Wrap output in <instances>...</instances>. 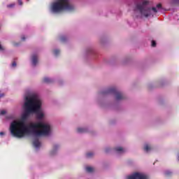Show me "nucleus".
I'll use <instances>...</instances> for the list:
<instances>
[{
    "label": "nucleus",
    "instance_id": "nucleus-13",
    "mask_svg": "<svg viewBox=\"0 0 179 179\" xmlns=\"http://www.w3.org/2000/svg\"><path fill=\"white\" fill-rule=\"evenodd\" d=\"M93 156H94V153L92 152H87L86 154V157H87V159H90V158L93 157Z\"/></svg>",
    "mask_w": 179,
    "mask_h": 179
},
{
    "label": "nucleus",
    "instance_id": "nucleus-12",
    "mask_svg": "<svg viewBox=\"0 0 179 179\" xmlns=\"http://www.w3.org/2000/svg\"><path fill=\"white\" fill-rule=\"evenodd\" d=\"M85 170L87 173H93V171H94V169L92 166H87Z\"/></svg>",
    "mask_w": 179,
    "mask_h": 179
},
{
    "label": "nucleus",
    "instance_id": "nucleus-3",
    "mask_svg": "<svg viewBox=\"0 0 179 179\" xmlns=\"http://www.w3.org/2000/svg\"><path fill=\"white\" fill-rule=\"evenodd\" d=\"M52 13H61V12H72L75 10V6L71 3V0H55L50 7Z\"/></svg>",
    "mask_w": 179,
    "mask_h": 179
},
{
    "label": "nucleus",
    "instance_id": "nucleus-29",
    "mask_svg": "<svg viewBox=\"0 0 179 179\" xmlns=\"http://www.w3.org/2000/svg\"><path fill=\"white\" fill-rule=\"evenodd\" d=\"M178 162H179V155H178Z\"/></svg>",
    "mask_w": 179,
    "mask_h": 179
},
{
    "label": "nucleus",
    "instance_id": "nucleus-6",
    "mask_svg": "<svg viewBox=\"0 0 179 179\" xmlns=\"http://www.w3.org/2000/svg\"><path fill=\"white\" fill-rule=\"evenodd\" d=\"M31 62L32 66H36L38 64V55L37 54H33L31 57Z\"/></svg>",
    "mask_w": 179,
    "mask_h": 179
},
{
    "label": "nucleus",
    "instance_id": "nucleus-2",
    "mask_svg": "<svg viewBox=\"0 0 179 179\" xmlns=\"http://www.w3.org/2000/svg\"><path fill=\"white\" fill-rule=\"evenodd\" d=\"M148 1H142L141 3L136 4L134 8V15L136 17H153L157 12L163 10L162 3H157L155 7L150 8L148 5Z\"/></svg>",
    "mask_w": 179,
    "mask_h": 179
},
{
    "label": "nucleus",
    "instance_id": "nucleus-26",
    "mask_svg": "<svg viewBox=\"0 0 179 179\" xmlns=\"http://www.w3.org/2000/svg\"><path fill=\"white\" fill-rule=\"evenodd\" d=\"M25 39H26V38H24V36H22V41H24Z\"/></svg>",
    "mask_w": 179,
    "mask_h": 179
},
{
    "label": "nucleus",
    "instance_id": "nucleus-30",
    "mask_svg": "<svg viewBox=\"0 0 179 179\" xmlns=\"http://www.w3.org/2000/svg\"><path fill=\"white\" fill-rule=\"evenodd\" d=\"M27 1H29V0H27Z\"/></svg>",
    "mask_w": 179,
    "mask_h": 179
},
{
    "label": "nucleus",
    "instance_id": "nucleus-8",
    "mask_svg": "<svg viewBox=\"0 0 179 179\" xmlns=\"http://www.w3.org/2000/svg\"><path fill=\"white\" fill-rule=\"evenodd\" d=\"M115 150L118 155H122V153H125V152H127V150L122 147H116Z\"/></svg>",
    "mask_w": 179,
    "mask_h": 179
},
{
    "label": "nucleus",
    "instance_id": "nucleus-24",
    "mask_svg": "<svg viewBox=\"0 0 179 179\" xmlns=\"http://www.w3.org/2000/svg\"><path fill=\"white\" fill-rule=\"evenodd\" d=\"M12 66H13V68H15V66H16V62H13Z\"/></svg>",
    "mask_w": 179,
    "mask_h": 179
},
{
    "label": "nucleus",
    "instance_id": "nucleus-22",
    "mask_svg": "<svg viewBox=\"0 0 179 179\" xmlns=\"http://www.w3.org/2000/svg\"><path fill=\"white\" fill-rule=\"evenodd\" d=\"M7 6H8V8H13V6H15V3L10 4Z\"/></svg>",
    "mask_w": 179,
    "mask_h": 179
},
{
    "label": "nucleus",
    "instance_id": "nucleus-27",
    "mask_svg": "<svg viewBox=\"0 0 179 179\" xmlns=\"http://www.w3.org/2000/svg\"><path fill=\"white\" fill-rule=\"evenodd\" d=\"M0 97H3V94H0Z\"/></svg>",
    "mask_w": 179,
    "mask_h": 179
},
{
    "label": "nucleus",
    "instance_id": "nucleus-15",
    "mask_svg": "<svg viewBox=\"0 0 179 179\" xmlns=\"http://www.w3.org/2000/svg\"><path fill=\"white\" fill-rule=\"evenodd\" d=\"M59 52L60 51L58 49H56L53 51V54L55 57H58V55H59Z\"/></svg>",
    "mask_w": 179,
    "mask_h": 179
},
{
    "label": "nucleus",
    "instance_id": "nucleus-18",
    "mask_svg": "<svg viewBox=\"0 0 179 179\" xmlns=\"http://www.w3.org/2000/svg\"><path fill=\"white\" fill-rule=\"evenodd\" d=\"M6 114V110H2L0 111V115H5Z\"/></svg>",
    "mask_w": 179,
    "mask_h": 179
},
{
    "label": "nucleus",
    "instance_id": "nucleus-7",
    "mask_svg": "<svg viewBox=\"0 0 179 179\" xmlns=\"http://www.w3.org/2000/svg\"><path fill=\"white\" fill-rule=\"evenodd\" d=\"M59 150V145L58 144H55L53 145V148L52 150L50 152V156H55L57 153H58V150Z\"/></svg>",
    "mask_w": 179,
    "mask_h": 179
},
{
    "label": "nucleus",
    "instance_id": "nucleus-17",
    "mask_svg": "<svg viewBox=\"0 0 179 179\" xmlns=\"http://www.w3.org/2000/svg\"><path fill=\"white\" fill-rule=\"evenodd\" d=\"M171 3L173 5H178L179 3V0H171Z\"/></svg>",
    "mask_w": 179,
    "mask_h": 179
},
{
    "label": "nucleus",
    "instance_id": "nucleus-14",
    "mask_svg": "<svg viewBox=\"0 0 179 179\" xmlns=\"http://www.w3.org/2000/svg\"><path fill=\"white\" fill-rule=\"evenodd\" d=\"M93 48H88L86 50V54H93Z\"/></svg>",
    "mask_w": 179,
    "mask_h": 179
},
{
    "label": "nucleus",
    "instance_id": "nucleus-5",
    "mask_svg": "<svg viewBox=\"0 0 179 179\" xmlns=\"http://www.w3.org/2000/svg\"><path fill=\"white\" fill-rule=\"evenodd\" d=\"M127 179H148V175L141 172H136L127 176Z\"/></svg>",
    "mask_w": 179,
    "mask_h": 179
},
{
    "label": "nucleus",
    "instance_id": "nucleus-11",
    "mask_svg": "<svg viewBox=\"0 0 179 179\" xmlns=\"http://www.w3.org/2000/svg\"><path fill=\"white\" fill-rule=\"evenodd\" d=\"M43 82L45 83H52L54 82V80L52 78H48V77H45L43 78Z\"/></svg>",
    "mask_w": 179,
    "mask_h": 179
},
{
    "label": "nucleus",
    "instance_id": "nucleus-9",
    "mask_svg": "<svg viewBox=\"0 0 179 179\" xmlns=\"http://www.w3.org/2000/svg\"><path fill=\"white\" fill-rule=\"evenodd\" d=\"M77 132L78 134H85V132H87V129L85 127H78Z\"/></svg>",
    "mask_w": 179,
    "mask_h": 179
},
{
    "label": "nucleus",
    "instance_id": "nucleus-25",
    "mask_svg": "<svg viewBox=\"0 0 179 179\" xmlns=\"http://www.w3.org/2000/svg\"><path fill=\"white\" fill-rule=\"evenodd\" d=\"M0 135L1 136H2L3 135H5V133H3V131L0 132Z\"/></svg>",
    "mask_w": 179,
    "mask_h": 179
},
{
    "label": "nucleus",
    "instance_id": "nucleus-21",
    "mask_svg": "<svg viewBox=\"0 0 179 179\" xmlns=\"http://www.w3.org/2000/svg\"><path fill=\"white\" fill-rule=\"evenodd\" d=\"M152 47H156V41H152Z\"/></svg>",
    "mask_w": 179,
    "mask_h": 179
},
{
    "label": "nucleus",
    "instance_id": "nucleus-16",
    "mask_svg": "<svg viewBox=\"0 0 179 179\" xmlns=\"http://www.w3.org/2000/svg\"><path fill=\"white\" fill-rule=\"evenodd\" d=\"M171 174H173V172H171V171H165V176H166L167 177L171 176Z\"/></svg>",
    "mask_w": 179,
    "mask_h": 179
},
{
    "label": "nucleus",
    "instance_id": "nucleus-28",
    "mask_svg": "<svg viewBox=\"0 0 179 179\" xmlns=\"http://www.w3.org/2000/svg\"><path fill=\"white\" fill-rule=\"evenodd\" d=\"M106 153H108V148L106 149Z\"/></svg>",
    "mask_w": 179,
    "mask_h": 179
},
{
    "label": "nucleus",
    "instance_id": "nucleus-1",
    "mask_svg": "<svg viewBox=\"0 0 179 179\" xmlns=\"http://www.w3.org/2000/svg\"><path fill=\"white\" fill-rule=\"evenodd\" d=\"M24 100V113L22 115V118L20 120H14L10 123V132L15 138L20 139L30 136V135L35 136L33 145L36 149H38L41 146L38 138L40 136H50L52 128L50 123L43 122H32L27 125L26 120L29 115L35 114L38 121H43L45 118V112L41 108L43 101L36 94L25 95Z\"/></svg>",
    "mask_w": 179,
    "mask_h": 179
},
{
    "label": "nucleus",
    "instance_id": "nucleus-23",
    "mask_svg": "<svg viewBox=\"0 0 179 179\" xmlns=\"http://www.w3.org/2000/svg\"><path fill=\"white\" fill-rule=\"evenodd\" d=\"M18 3L20 6L23 5V2L22 1V0H18Z\"/></svg>",
    "mask_w": 179,
    "mask_h": 179
},
{
    "label": "nucleus",
    "instance_id": "nucleus-20",
    "mask_svg": "<svg viewBox=\"0 0 179 179\" xmlns=\"http://www.w3.org/2000/svg\"><path fill=\"white\" fill-rule=\"evenodd\" d=\"M0 51H5V48H3V46H2L1 43H0Z\"/></svg>",
    "mask_w": 179,
    "mask_h": 179
},
{
    "label": "nucleus",
    "instance_id": "nucleus-4",
    "mask_svg": "<svg viewBox=\"0 0 179 179\" xmlns=\"http://www.w3.org/2000/svg\"><path fill=\"white\" fill-rule=\"evenodd\" d=\"M102 94L103 96H106L107 94H112L113 96H114L116 101H121L122 100H124V99H125V96H124V94L118 91V90H117V88L115 87L108 88L107 90L102 92Z\"/></svg>",
    "mask_w": 179,
    "mask_h": 179
},
{
    "label": "nucleus",
    "instance_id": "nucleus-10",
    "mask_svg": "<svg viewBox=\"0 0 179 179\" xmlns=\"http://www.w3.org/2000/svg\"><path fill=\"white\" fill-rule=\"evenodd\" d=\"M144 150L147 153H149V152L152 150V146H150V145H149L148 143H145L144 145Z\"/></svg>",
    "mask_w": 179,
    "mask_h": 179
},
{
    "label": "nucleus",
    "instance_id": "nucleus-19",
    "mask_svg": "<svg viewBox=\"0 0 179 179\" xmlns=\"http://www.w3.org/2000/svg\"><path fill=\"white\" fill-rule=\"evenodd\" d=\"M60 40H61V41H66V36H62L60 38Z\"/></svg>",
    "mask_w": 179,
    "mask_h": 179
}]
</instances>
